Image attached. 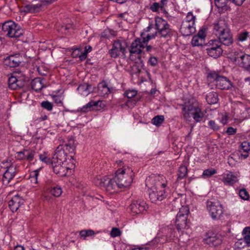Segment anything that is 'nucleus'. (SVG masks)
Instances as JSON below:
<instances>
[{"label":"nucleus","mask_w":250,"mask_h":250,"mask_svg":"<svg viewBox=\"0 0 250 250\" xmlns=\"http://www.w3.org/2000/svg\"><path fill=\"white\" fill-rule=\"evenodd\" d=\"M182 109L184 119L188 122H191V117L196 123L200 122L205 116L199 103L194 98H191L185 103L182 105Z\"/></svg>","instance_id":"f257e3e1"},{"label":"nucleus","mask_w":250,"mask_h":250,"mask_svg":"<svg viewBox=\"0 0 250 250\" xmlns=\"http://www.w3.org/2000/svg\"><path fill=\"white\" fill-rule=\"evenodd\" d=\"M27 43L26 40L24 41L23 39H18L17 41V49L19 50L18 52L17 51V56H21V60L17 61V67L21 66V68H17V88H20L23 87L26 83V77L24 74V72L26 70V67L24 66L25 62L23 60H26L25 58V46ZM19 56H17V58Z\"/></svg>","instance_id":"f03ea898"},{"label":"nucleus","mask_w":250,"mask_h":250,"mask_svg":"<svg viewBox=\"0 0 250 250\" xmlns=\"http://www.w3.org/2000/svg\"><path fill=\"white\" fill-rule=\"evenodd\" d=\"M155 180L157 181L155 186L148 189L149 198L152 203L161 201L165 199L167 196L166 192L168 189L167 188V181L163 175H158L156 176Z\"/></svg>","instance_id":"7ed1b4c3"},{"label":"nucleus","mask_w":250,"mask_h":250,"mask_svg":"<svg viewBox=\"0 0 250 250\" xmlns=\"http://www.w3.org/2000/svg\"><path fill=\"white\" fill-rule=\"evenodd\" d=\"M133 170L127 167L119 168L115 173L114 178L118 188H126L131 185L133 179Z\"/></svg>","instance_id":"20e7f679"},{"label":"nucleus","mask_w":250,"mask_h":250,"mask_svg":"<svg viewBox=\"0 0 250 250\" xmlns=\"http://www.w3.org/2000/svg\"><path fill=\"white\" fill-rule=\"evenodd\" d=\"M175 231L173 226H169L162 227L157 233L156 237L152 242V244L155 242L164 244L166 242L171 241L175 236Z\"/></svg>","instance_id":"39448f33"},{"label":"nucleus","mask_w":250,"mask_h":250,"mask_svg":"<svg viewBox=\"0 0 250 250\" xmlns=\"http://www.w3.org/2000/svg\"><path fill=\"white\" fill-rule=\"evenodd\" d=\"M208 79H212L216 87L222 90H230L234 87L232 82L227 77L221 76L215 72H211L208 74Z\"/></svg>","instance_id":"423d86ee"},{"label":"nucleus","mask_w":250,"mask_h":250,"mask_svg":"<svg viewBox=\"0 0 250 250\" xmlns=\"http://www.w3.org/2000/svg\"><path fill=\"white\" fill-rule=\"evenodd\" d=\"M189 213V208L187 206H182L180 208L175 221L176 228L179 231L188 228L187 219Z\"/></svg>","instance_id":"0eeeda50"},{"label":"nucleus","mask_w":250,"mask_h":250,"mask_svg":"<svg viewBox=\"0 0 250 250\" xmlns=\"http://www.w3.org/2000/svg\"><path fill=\"white\" fill-rule=\"evenodd\" d=\"M207 207L213 220L220 219L222 216L224 212L223 205L219 201H208Z\"/></svg>","instance_id":"6e6552de"},{"label":"nucleus","mask_w":250,"mask_h":250,"mask_svg":"<svg viewBox=\"0 0 250 250\" xmlns=\"http://www.w3.org/2000/svg\"><path fill=\"white\" fill-rule=\"evenodd\" d=\"M223 241V237L221 234L212 231L207 232L203 238L205 244L212 247H217L221 245Z\"/></svg>","instance_id":"1a4fd4ad"},{"label":"nucleus","mask_w":250,"mask_h":250,"mask_svg":"<svg viewBox=\"0 0 250 250\" xmlns=\"http://www.w3.org/2000/svg\"><path fill=\"white\" fill-rule=\"evenodd\" d=\"M3 63L7 67L13 68V72L11 74L10 77L8 79L9 87L13 90L16 89V77L14 75L15 73L16 67V56L15 54L11 55L4 59Z\"/></svg>","instance_id":"9d476101"},{"label":"nucleus","mask_w":250,"mask_h":250,"mask_svg":"<svg viewBox=\"0 0 250 250\" xmlns=\"http://www.w3.org/2000/svg\"><path fill=\"white\" fill-rule=\"evenodd\" d=\"M62 146H59L54 152V154L52 157L51 164H54L56 162L63 164L66 163L67 159H68L67 152L63 149Z\"/></svg>","instance_id":"9b49d317"},{"label":"nucleus","mask_w":250,"mask_h":250,"mask_svg":"<svg viewBox=\"0 0 250 250\" xmlns=\"http://www.w3.org/2000/svg\"><path fill=\"white\" fill-rule=\"evenodd\" d=\"M246 0H214L215 6L220 10V12L227 11L230 9L231 3L235 5H241Z\"/></svg>","instance_id":"f8f14e48"},{"label":"nucleus","mask_w":250,"mask_h":250,"mask_svg":"<svg viewBox=\"0 0 250 250\" xmlns=\"http://www.w3.org/2000/svg\"><path fill=\"white\" fill-rule=\"evenodd\" d=\"M212 43H209L208 47L206 49L208 54L213 58H217L220 56L223 53V49L218 44V42L216 40L211 41Z\"/></svg>","instance_id":"ddd939ff"},{"label":"nucleus","mask_w":250,"mask_h":250,"mask_svg":"<svg viewBox=\"0 0 250 250\" xmlns=\"http://www.w3.org/2000/svg\"><path fill=\"white\" fill-rule=\"evenodd\" d=\"M123 44H125V42H121L119 40L115 41L114 42L112 49L109 51L111 57L114 58L118 57L120 55V52L125 55V48Z\"/></svg>","instance_id":"4468645a"},{"label":"nucleus","mask_w":250,"mask_h":250,"mask_svg":"<svg viewBox=\"0 0 250 250\" xmlns=\"http://www.w3.org/2000/svg\"><path fill=\"white\" fill-rule=\"evenodd\" d=\"M2 30L4 34L9 38L16 37V23L15 22L9 21L3 23Z\"/></svg>","instance_id":"2eb2a0df"},{"label":"nucleus","mask_w":250,"mask_h":250,"mask_svg":"<svg viewBox=\"0 0 250 250\" xmlns=\"http://www.w3.org/2000/svg\"><path fill=\"white\" fill-rule=\"evenodd\" d=\"M146 203L141 201H133L129 207V209L133 215L143 212L146 210Z\"/></svg>","instance_id":"dca6fc26"},{"label":"nucleus","mask_w":250,"mask_h":250,"mask_svg":"<svg viewBox=\"0 0 250 250\" xmlns=\"http://www.w3.org/2000/svg\"><path fill=\"white\" fill-rule=\"evenodd\" d=\"M229 29L228 23L224 20H219L213 24V32L216 36Z\"/></svg>","instance_id":"f3484780"},{"label":"nucleus","mask_w":250,"mask_h":250,"mask_svg":"<svg viewBox=\"0 0 250 250\" xmlns=\"http://www.w3.org/2000/svg\"><path fill=\"white\" fill-rule=\"evenodd\" d=\"M219 40V42L225 46H229L233 42L232 35L229 29L228 31L217 36Z\"/></svg>","instance_id":"a211bd4d"},{"label":"nucleus","mask_w":250,"mask_h":250,"mask_svg":"<svg viewBox=\"0 0 250 250\" xmlns=\"http://www.w3.org/2000/svg\"><path fill=\"white\" fill-rule=\"evenodd\" d=\"M51 166L53 171L59 176H65L69 168L66 166L65 163L63 164L56 162L54 164H51Z\"/></svg>","instance_id":"6ab92c4d"},{"label":"nucleus","mask_w":250,"mask_h":250,"mask_svg":"<svg viewBox=\"0 0 250 250\" xmlns=\"http://www.w3.org/2000/svg\"><path fill=\"white\" fill-rule=\"evenodd\" d=\"M144 44L143 41H142L140 39L138 38L135 40L131 44L129 49L130 53L140 54L142 51V49L145 48Z\"/></svg>","instance_id":"aec40b11"},{"label":"nucleus","mask_w":250,"mask_h":250,"mask_svg":"<svg viewBox=\"0 0 250 250\" xmlns=\"http://www.w3.org/2000/svg\"><path fill=\"white\" fill-rule=\"evenodd\" d=\"M101 186L104 187L106 190L110 193H113L116 188H118V185L114 178L113 179L107 178L104 179V181H102Z\"/></svg>","instance_id":"412c9836"},{"label":"nucleus","mask_w":250,"mask_h":250,"mask_svg":"<svg viewBox=\"0 0 250 250\" xmlns=\"http://www.w3.org/2000/svg\"><path fill=\"white\" fill-rule=\"evenodd\" d=\"M195 25L188 23L187 21H183L180 29V31L184 36H188L195 31Z\"/></svg>","instance_id":"4be33fe9"},{"label":"nucleus","mask_w":250,"mask_h":250,"mask_svg":"<svg viewBox=\"0 0 250 250\" xmlns=\"http://www.w3.org/2000/svg\"><path fill=\"white\" fill-rule=\"evenodd\" d=\"M222 181L225 185L232 186L238 182L237 176L233 172L229 171L223 177Z\"/></svg>","instance_id":"5701e85b"},{"label":"nucleus","mask_w":250,"mask_h":250,"mask_svg":"<svg viewBox=\"0 0 250 250\" xmlns=\"http://www.w3.org/2000/svg\"><path fill=\"white\" fill-rule=\"evenodd\" d=\"M111 88H109L105 81L99 83L98 85V93L102 97L107 96L111 93Z\"/></svg>","instance_id":"b1692460"},{"label":"nucleus","mask_w":250,"mask_h":250,"mask_svg":"<svg viewBox=\"0 0 250 250\" xmlns=\"http://www.w3.org/2000/svg\"><path fill=\"white\" fill-rule=\"evenodd\" d=\"M155 28L158 32L162 30H167V28H170L167 22L161 17H157L155 18Z\"/></svg>","instance_id":"393cba45"},{"label":"nucleus","mask_w":250,"mask_h":250,"mask_svg":"<svg viewBox=\"0 0 250 250\" xmlns=\"http://www.w3.org/2000/svg\"><path fill=\"white\" fill-rule=\"evenodd\" d=\"M237 65L250 71V55L244 53Z\"/></svg>","instance_id":"a878e982"},{"label":"nucleus","mask_w":250,"mask_h":250,"mask_svg":"<svg viewBox=\"0 0 250 250\" xmlns=\"http://www.w3.org/2000/svg\"><path fill=\"white\" fill-rule=\"evenodd\" d=\"M101 103V102L100 101H94L91 100L88 103L83 105L79 111L83 113H86L88 111L94 110L95 107L99 106V104Z\"/></svg>","instance_id":"bb28decb"},{"label":"nucleus","mask_w":250,"mask_h":250,"mask_svg":"<svg viewBox=\"0 0 250 250\" xmlns=\"http://www.w3.org/2000/svg\"><path fill=\"white\" fill-rule=\"evenodd\" d=\"M206 99L208 104H215L218 101V95L215 92H210L207 94Z\"/></svg>","instance_id":"cd10ccee"},{"label":"nucleus","mask_w":250,"mask_h":250,"mask_svg":"<svg viewBox=\"0 0 250 250\" xmlns=\"http://www.w3.org/2000/svg\"><path fill=\"white\" fill-rule=\"evenodd\" d=\"M42 6V4H27L24 6L23 11L32 13L38 12L40 11Z\"/></svg>","instance_id":"c85d7f7f"},{"label":"nucleus","mask_w":250,"mask_h":250,"mask_svg":"<svg viewBox=\"0 0 250 250\" xmlns=\"http://www.w3.org/2000/svg\"><path fill=\"white\" fill-rule=\"evenodd\" d=\"M31 86L32 89L36 92L42 90L43 87V84L40 78H35L32 81Z\"/></svg>","instance_id":"c756f323"},{"label":"nucleus","mask_w":250,"mask_h":250,"mask_svg":"<svg viewBox=\"0 0 250 250\" xmlns=\"http://www.w3.org/2000/svg\"><path fill=\"white\" fill-rule=\"evenodd\" d=\"M11 167H9L5 171L3 175L2 182L3 184H8L10 181L14 177V172H12L10 171Z\"/></svg>","instance_id":"7c9ffc66"},{"label":"nucleus","mask_w":250,"mask_h":250,"mask_svg":"<svg viewBox=\"0 0 250 250\" xmlns=\"http://www.w3.org/2000/svg\"><path fill=\"white\" fill-rule=\"evenodd\" d=\"M244 53L241 51H235L229 54V58L232 62L237 64L239 62L240 58H241Z\"/></svg>","instance_id":"2f4dec72"},{"label":"nucleus","mask_w":250,"mask_h":250,"mask_svg":"<svg viewBox=\"0 0 250 250\" xmlns=\"http://www.w3.org/2000/svg\"><path fill=\"white\" fill-rule=\"evenodd\" d=\"M60 146H62L63 147V149L67 152L69 153H73L74 152L75 149V146L74 145V141L73 139H71L68 141V143H66L64 144L60 145Z\"/></svg>","instance_id":"473e14b6"},{"label":"nucleus","mask_w":250,"mask_h":250,"mask_svg":"<svg viewBox=\"0 0 250 250\" xmlns=\"http://www.w3.org/2000/svg\"><path fill=\"white\" fill-rule=\"evenodd\" d=\"M188 168L185 166H181L178 170L177 180H181L185 178L188 175Z\"/></svg>","instance_id":"72a5a7b5"},{"label":"nucleus","mask_w":250,"mask_h":250,"mask_svg":"<svg viewBox=\"0 0 250 250\" xmlns=\"http://www.w3.org/2000/svg\"><path fill=\"white\" fill-rule=\"evenodd\" d=\"M242 234L245 245H250V227L245 228L242 231Z\"/></svg>","instance_id":"f704fd0d"},{"label":"nucleus","mask_w":250,"mask_h":250,"mask_svg":"<svg viewBox=\"0 0 250 250\" xmlns=\"http://www.w3.org/2000/svg\"><path fill=\"white\" fill-rule=\"evenodd\" d=\"M191 43L193 46H202L205 43V41L195 35L192 39Z\"/></svg>","instance_id":"c9c22d12"},{"label":"nucleus","mask_w":250,"mask_h":250,"mask_svg":"<svg viewBox=\"0 0 250 250\" xmlns=\"http://www.w3.org/2000/svg\"><path fill=\"white\" fill-rule=\"evenodd\" d=\"M97 233V232H95L92 229H83L79 232V235L85 240L86 237L92 236Z\"/></svg>","instance_id":"e433bc0d"},{"label":"nucleus","mask_w":250,"mask_h":250,"mask_svg":"<svg viewBox=\"0 0 250 250\" xmlns=\"http://www.w3.org/2000/svg\"><path fill=\"white\" fill-rule=\"evenodd\" d=\"M234 250H250V245H242V240H239L235 243Z\"/></svg>","instance_id":"4c0bfd02"},{"label":"nucleus","mask_w":250,"mask_h":250,"mask_svg":"<svg viewBox=\"0 0 250 250\" xmlns=\"http://www.w3.org/2000/svg\"><path fill=\"white\" fill-rule=\"evenodd\" d=\"M164 120L165 118L163 115H157L152 119L151 123L154 125L159 126L164 122Z\"/></svg>","instance_id":"58836bf2"},{"label":"nucleus","mask_w":250,"mask_h":250,"mask_svg":"<svg viewBox=\"0 0 250 250\" xmlns=\"http://www.w3.org/2000/svg\"><path fill=\"white\" fill-rule=\"evenodd\" d=\"M62 192V189L61 187L56 186L53 187L51 190L50 193L52 195L55 197H58L61 196Z\"/></svg>","instance_id":"ea45409f"},{"label":"nucleus","mask_w":250,"mask_h":250,"mask_svg":"<svg viewBox=\"0 0 250 250\" xmlns=\"http://www.w3.org/2000/svg\"><path fill=\"white\" fill-rule=\"evenodd\" d=\"M161 37L170 38L172 36V30L170 28H167V30H162L158 33Z\"/></svg>","instance_id":"a19ab883"},{"label":"nucleus","mask_w":250,"mask_h":250,"mask_svg":"<svg viewBox=\"0 0 250 250\" xmlns=\"http://www.w3.org/2000/svg\"><path fill=\"white\" fill-rule=\"evenodd\" d=\"M90 87V85L86 84L84 83L83 84L80 85L78 88L77 90L81 94H83V92H85L87 94L89 93V88Z\"/></svg>","instance_id":"79ce46f5"},{"label":"nucleus","mask_w":250,"mask_h":250,"mask_svg":"<svg viewBox=\"0 0 250 250\" xmlns=\"http://www.w3.org/2000/svg\"><path fill=\"white\" fill-rule=\"evenodd\" d=\"M195 16L191 12H188L186 19L183 21H187L188 23L195 25Z\"/></svg>","instance_id":"37998d69"},{"label":"nucleus","mask_w":250,"mask_h":250,"mask_svg":"<svg viewBox=\"0 0 250 250\" xmlns=\"http://www.w3.org/2000/svg\"><path fill=\"white\" fill-rule=\"evenodd\" d=\"M39 159L42 162H44L47 165H51V160L50 158L48 157L46 153L43 152L42 154H40Z\"/></svg>","instance_id":"c03bdc74"},{"label":"nucleus","mask_w":250,"mask_h":250,"mask_svg":"<svg viewBox=\"0 0 250 250\" xmlns=\"http://www.w3.org/2000/svg\"><path fill=\"white\" fill-rule=\"evenodd\" d=\"M240 198L244 200H248L250 198L249 192L245 188L241 189L239 192Z\"/></svg>","instance_id":"a18cd8bd"},{"label":"nucleus","mask_w":250,"mask_h":250,"mask_svg":"<svg viewBox=\"0 0 250 250\" xmlns=\"http://www.w3.org/2000/svg\"><path fill=\"white\" fill-rule=\"evenodd\" d=\"M249 36V33L247 31H245L239 33L237 36V40L239 42H243L245 41Z\"/></svg>","instance_id":"49530a36"},{"label":"nucleus","mask_w":250,"mask_h":250,"mask_svg":"<svg viewBox=\"0 0 250 250\" xmlns=\"http://www.w3.org/2000/svg\"><path fill=\"white\" fill-rule=\"evenodd\" d=\"M41 106L48 111H51L53 109V104L51 103L48 102V101H44L41 103Z\"/></svg>","instance_id":"de8ad7c7"},{"label":"nucleus","mask_w":250,"mask_h":250,"mask_svg":"<svg viewBox=\"0 0 250 250\" xmlns=\"http://www.w3.org/2000/svg\"><path fill=\"white\" fill-rule=\"evenodd\" d=\"M208 126L214 131H216L220 129V126L213 120H210L208 122Z\"/></svg>","instance_id":"09e8293b"},{"label":"nucleus","mask_w":250,"mask_h":250,"mask_svg":"<svg viewBox=\"0 0 250 250\" xmlns=\"http://www.w3.org/2000/svg\"><path fill=\"white\" fill-rule=\"evenodd\" d=\"M216 173V170L213 168H208L205 169L203 173V176L209 177Z\"/></svg>","instance_id":"8fccbe9b"},{"label":"nucleus","mask_w":250,"mask_h":250,"mask_svg":"<svg viewBox=\"0 0 250 250\" xmlns=\"http://www.w3.org/2000/svg\"><path fill=\"white\" fill-rule=\"evenodd\" d=\"M121 231L119 228H113L110 232V235L112 237L120 236L121 235Z\"/></svg>","instance_id":"3c124183"},{"label":"nucleus","mask_w":250,"mask_h":250,"mask_svg":"<svg viewBox=\"0 0 250 250\" xmlns=\"http://www.w3.org/2000/svg\"><path fill=\"white\" fill-rule=\"evenodd\" d=\"M137 94V91L135 90H128L125 92V95L126 96L128 99H131L135 96Z\"/></svg>","instance_id":"603ef678"},{"label":"nucleus","mask_w":250,"mask_h":250,"mask_svg":"<svg viewBox=\"0 0 250 250\" xmlns=\"http://www.w3.org/2000/svg\"><path fill=\"white\" fill-rule=\"evenodd\" d=\"M157 32L151 34H148L146 37L143 38V42L144 44H147L149 41L154 39L157 36Z\"/></svg>","instance_id":"864d4df0"},{"label":"nucleus","mask_w":250,"mask_h":250,"mask_svg":"<svg viewBox=\"0 0 250 250\" xmlns=\"http://www.w3.org/2000/svg\"><path fill=\"white\" fill-rule=\"evenodd\" d=\"M27 152V149H23V151H21L17 152V159L19 160H23L25 159L26 158V154Z\"/></svg>","instance_id":"5fc2aeb1"},{"label":"nucleus","mask_w":250,"mask_h":250,"mask_svg":"<svg viewBox=\"0 0 250 250\" xmlns=\"http://www.w3.org/2000/svg\"><path fill=\"white\" fill-rule=\"evenodd\" d=\"M159 8L162 9L163 8H162L161 4L158 2H154L150 6V9L153 12L158 11Z\"/></svg>","instance_id":"6e6d98bb"},{"label":"nucleus","mask_w":250,"mask_h":250,"mask_svg":"<svg viewBox=\"0 0 250 250\" xmlns=\"http://www.w3.org/2000/svg\"><path fill=\"white\" fill-rule=\"evenodd\" d=\"M242 149L243 151H250V143L247 141H244L241 145Z\"/></svg>","instance_id":"4d7b16f0"},{"label":"nucleus","mask_w":250,"mask_h":250,"mask_svg":"<svg viewBox=\"0 0 250 250\" xmlns=\"http://www.w3.org/2000/svg\"><path fill=\"white\" fill-rule=\"evenodd\" d=\"M206 29L205 28H202L199 31L196 36L205 41V37H206Z\"/></svg>","instance_id":"13d9d810"},{"label":"nucleus","mask_w":250,"mask_h":250,"mask_svg":"<svg viewBox=\"0 0 250 250\" xmlns=\"http://www.w3.org/2000/svg\"><path fill=\"white\" fill-rule=\"evenodd\" d=\"M148 63L152 66H155L158 64V59L155 57H150L148 61Z\"/></svg>","instance_id":"bf43d9fd"},{"label":"nucleus","mask_w":250,"mask_h":250,"mask_svg":"<svg viewBox=\"0 0 250 250\" xmlns=\"http://www.w3.org/2000/svg\"><path fill=\"white\" fill-rule=\"evenodd\" d=\"M15 201L14 200V197H13L11 200L9 201L8 206L9 207L12 212H15L16 211V208L15 207Z\"/></svg>","instance_id":"052dcab7"},{"label":"nucleus","mask_w":250,"mask_h":250,"mask_svg":"<svg viewBox=\"0 0 250 250\" xmlns=\"http://www.w3.org/2000/svg\"><path fill=\"white\" fill-rule=\"evenodd\" d=\"M24 33V30L17 24V41L19 39Z\"/></svg>","instance_id":"680f3d73"},{"label":"nucleus","mask_w":250,"mask_h":250,"mask_svg":"<svg viewBox=\"0 0 250 250\" xmlns=\"http://www.w3.org/2000/svg\"><path fill=\"white\" fill-rule=\"evenodd\" d=\"M35 152L34 151H30L27 150V152H26V158L25 159L29 161H33L34 157Z\"/></svg>","instance_id":"e2e57ef3"},{"label":"nucleus","mask_w":250,"mask_h":250,"mask_svg":"<svg viewBox=\"0 0 250 250\" xmlns=\"http://www.w3.org/2000/svg\"><path fill=\"white\" fill-rule=\"evenodd\" d=\"M236 128H234L232 127H229L227 129L226 133L228 135H232L236 133Z\"/></svg>","instance_id":"0e129e2a"},{"label":"nucleus","mask_w":250,"mask_h":250,"mask_svg":"<svg viewBox=\"0 0 250 250\" xmlns=\"http://www.w3.org/2000/svg\"><path fill=\"white\" fill-rule=\"evenodd\" d=\"M53 100L55 103L57 104H62V97L58 95H55L53 96Z\"/></svg>","instance_id":"69168bd1"},{"label":"nucleus","mask_w":250,"mask_h":250,"mask_svg":"<svg viewBox=\"0 0 250 250\" xmlns=\"http://www.w3.org/2000/svg\"><path fill=\"white\" fill-rule=\"evenodd\" d=\"M109 32L110 31H109V28L105 29L102 33V34H101L102 37L104 38L109 39L110 38V35L109 34Z\"/></svg>","instance_id":"338daca9"},{"label":"nucleus","mask_w":250,"mask_h":250,"mask_svg":"<svg viewBox=\"0 0 250 250\" xmlns=\"http://www.w3.org/2000/svg\"><path fill=\"white\" fill-rule=\"evenodd\" d=\"M87 54H86L84 52L81 53V54L79 55V57L80 60L82 61L85 60V59L87 57Z\"/></svg>","instance_id":"774afa93"}]
</instances>
